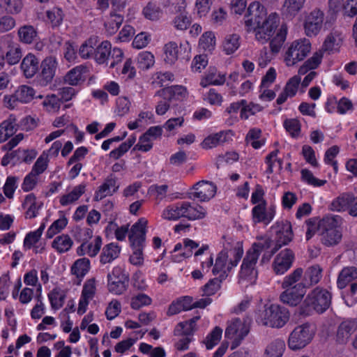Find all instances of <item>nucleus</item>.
Masks as SVG:
<instances>
[{
  "instance_id": "603ef678",
  "label": "nucleus",
  "mask_w": 357,
  "mask_h": 357,
  "mask_svg": "<svg viewBox=\"0 0 357 357\" xmlns=\"http://www.w3.org/2000/svg\"><path fill=\"white\" fill-rule=\"evenodd\" d=\"M65 297L66 296L64 293L58 288L53 289L48 294V298L50 300L51 306L54 310H59L63 306Z\"/></svg>"
},
{
  "instance_id": "a19ab883",
  "label": "nucleus",
  "mask_w": 357,
  "mask_h": 357,
  "mask_svg": "<svg viewBox=\"0 0 357 357\" xmlns=\"http://www.w3.org/2000/svg\"><path fill=\"white\" fill-rule=\"evenodd\" d=\"M322 269L319 265H313L310 266L305 273L301 282H305L307 283V288L313 284L318 283L321 278Z\"/></svg>"
},
{
  "instance_id": "9b49d317",
  "label": "nucleus",
  "mask_w": 357,
  "mask_h": 357,
  "mask_svg": "<svg viewBox=\"0 0 357 357\" xmlns=\"http://www.w3.org/2000/svg\"><path fill=\"white\" fill-rule=\"evenodd\" d=\"M108 289L116 295L122 294L126 289L129 283V278L124 271L119 266L113 268L111 273L107 275Z\"/></svg>"
},
{
  "instance_id": "5fc2aeb1",
  "label": "nucleus",
  "mask_w": 357,
  "mask_h": 357,
  "mask_svg": "<svg viewBox=\"0 0 357 357\" xmlns=\"http://www.w3.org/2000/svg\"><path fill=\"white\" fill-rule=\"evenodd\" d=\"M61 100L55 94L47 95L42 103L44 108L50 112H57L61 107Z\"/></svg>"
},
{
  "instance_id": "a211bd4d",
  "label": "nucleus",
  "mask_w": 357,
  "mask_h": 357,
  "mask_svg": "<svg viewBox=\"0 0 357 357\" xmlns=\"http://www.w3.org/2000/svg\"><path fill=\"white\" fill-rule=\"evenodd\" d=\"M57 61L56 58L49 56L45 59L41 63V73L38 78L39 84L45 86L50 84L55 75Z\"/></svg>"
},
{
  "instance_id": "69168bd1",
  "label": "nucleus",
  "mask_w": 357,
  "mask_h": 357,
  "mask_svg": "<svg viewBox=\"0 0 357 357\" xmlns=\"http://www.w3.org/2000/svg\"><path fill=\"white\" fill-rule=\"evenodd\" d=\"M190 297H184L182 299L178 300L176 302H173L169 307L167 314L169 316L176 314L181 311L190 310V306L185 305V301H190Z\"/></svg>"
},
{
  "instance_id": "0e129e2a",
  "label": "nucleus",
  "mask_w": 357,
  "mask_h": 357,
  "mask_svg": "<svg viewBox=\"0 0 357 357\" xmlns=\"http://www.w3.org/2000/svg\"><path fill=\"white\" fill-rule=\"evenodd\" d=\"M262 109L263 107L260 105L254 102L248 103L245 100V104H243V107L241 108L240 116L243 119H248L250 116L254 115Z\"/></svg>"
},
{
  "instance_id": "e433bc0d",
  "label": "nucleus",
  "mask_w": 357,
  "mask_h": 357,
  "mask_svg": "<svg viewBox=\"0 0 357 357\" xmlns=\"http://www.w3.org/2000/svg\"><path fill=\"white\" fill-rule=\"evenodd\" d=\"M111 47L112 45L107 40L102 41L96 48L95 47L94 56L98 63L109 64Z\"/></svg>"
},
{
  "instance_id": "9d476101",
  "label": "nucleus",
  "mask_w": 357,
  "mask_h": 357,
  "mask_svg": "<svg viewBox=\"0 0 357 357\" xmlns=\"http://www.w3.org/2000/svg\"><path fill=\"white\" fill-rule=\"evenodd\" d=\"M35 96L34 89L26 85H22L17 88L13 94L4 96L5 106L13 109L18 107L19 104H25L31 102Z\"/></svg>"
},
{
  "instance_id": "5701e85b",
  "label": "nucleus",
  "mask_w": 357,
  "mask_h": 357,
  "mask_svg": "<svg viewBox=\"0 0 357 357\" xmlns=\"http://www.w3.org/2000/svg\"><path fill=\"white\" fill-rule=\"evenodd\" d=\"M181 208L183 218L190 220L202 219L206 215L205 208L195 203L182 202Z\"/></svg>"
},
{
  "instance_id": "13d9d810",
  "label": "nucleus",
  "mask_w": 357,
  "mask_h": 357,
  "mask_svg": "<svg viewBox=\"0 0 357 357\" xmlns=\"http://www.w3.org/2000/svg\"><path fill=\"white\" fill-rule=\"evenodd\" d=\"M46 16L52 26L56 27L60 26L62 23L64 15L61 8L54 7L47 10Z\"/></svg>"
},
{
  "instance_id": "4be33fe9",
  "label": "nucleus",
  "mask_w": 357,
  "mask_h": 357,
  "mask_svg": "<svg viewBox=\"0 0 357 357\" xmlns=\"http://www.w3.org/2000/svg\"><path fill=\"white\" fill-rule=\"evenodd\" d=\"M344 36L338 30H333L326 37L321 50L328 53H335L339 51L343 43Z\"/></svg>"
},
{
  "instance_id": "58836bf2",
  "label": "nucleus",
  "mask_w": 357,
  "mask_h": 357,
  "mask_svg": "<svg viewBox=\"0 0 357 357\" xmlns=\"http://www.w3.org/2000/svg\"><path fill=\"white\" fill-rule=\"evenodd\" d=\"M284 349V341L280 338L275 339L267 345L264 357H282Z\"/></svg>"
},
{
  "instance_id": "7c9ffc66",
  "label": "nucleus",
  "mask_w": 357,
  "mask_h": 357,
  "mask_svg": "<svg viewBox=\"0 0 357 357\" xmlns=\"http://www.w3.org/2000/svg\"><path fill=\"white\" fill-rule=\"evenodd\" d=\"M39 61L32 54H27L22 60L21 69L26 77H32L38 71Z\"/></svg>"
},
{
  "instance_id": "79ce46f5",
  "label": "nucleus",
  "mask_w": 357,
  "mask_h": 357,
  "mask_svg": "<svg viewBox=\"0 0 357 357\" xmlns=\"http://www.w3.org/2000/svg\"><path fill=\"white\" fill-rule=\"evenodd\" d=\"M73 241L68 234L56 236L52 243V247L59 253H64L70 250Z\"/></svg>"
},
{
  "instance_id": "dca6fc26",
  "label": "nucleus",
  "mask_w": 357,
  "mask_h": 357,
  "mask_svg": "<svg viewBox=\"0 0 357 357\" xmlns=\"http://www.w3.org/2000/svg\"><path fill=\"white\" fill-rule=\"evenodd\" d=\"M192 195L201 202H207L213 198L217 190L216 185L208 181H200L192 187Z\"/></svg>"
},
{
  "instance_id": "c85d7f7f",
  "label": "nucleus",
  "mask_w": 357,
  "mask_h": 357,
  "mask_svg": "<svg viewBox=\"0 0 357 357\" xmlns=\"http://www.w3.org/2000/svg\"><path fill=\"white\" fill-rule=\"evenodd\" d=\"M357 280V268L354 266L344 267L339 273L337 284L338 288L344 289L349 283Z\"/></svg>"
},
{
  "instance_id": "c9c22d12",
  "label": "nucleus",
  "mask_w": 357,
  "mask_h": 357,
  "mask_svg": "<svg viewBox=\"0 0 357 357\" xmlns=\"http://www.w3.org/2000/svg\"><path fill=\"white\" fill-rule=\"evenodd\" d=\"M228 135L229 132L225 131L210 135L202 142V147L205 149H210L222 144L227 141Z\"/></svg>"
},
{
  "instance_id": "412c9836",
  "label": "nucleus",
  "mask_w": 357,
  "mask_h": 357,
  "mask_svg": "<svg viewBox=\"0 0 357 357\" xmlns=\"http://www.w3.org/2000/svg\"><path fill=\"white\" fill-rule=\"evenodd\" d=\"M356 329L357 320L356 319L342 321L337 330V342L340 344H346Z\"/></svg>"
},
{
  "instance_id": "e2e57ef3",
  "label": "nucleus",
  "mask_w": 357,
  "mask_h": 357,
  "mask_svg": "<svg viewBox=\"0 0 357 357\" xmlns=\"http://www.w3.org/2000/svg\"><path fill=\"white\" fill-rule=\"evenodd\" d=\"M48 162V155L46 152H43L36 160L31 172L37 176L40 175L47 169Z\"/></svg>"
},
{
  "instance_id": "864d4df0",
  "label": "nucleus",
  "mask_w": 357,
  "mask_h": 357,
  "mask_svg": "<svg viewBox=\"0 0 357 357\" xmlns=\"http://www.w3.org/2000/svg\"><path fill=\"white\" fill-rule=\"evenodd\" d=\"M169 185L167 184L151 185L148 189V194L157 201L163 200L167 195Z\"/></svg>"
},
{
  "instance_id": "f8f14e48",
  "label": "nucleus",
  "mask_w": 357,
  "mask_h": 357,
  "mask_svg": "<svg viewBox=\"0 0 357 357\" xmlns=\"http://www.w3.org/2000/svg\"><path fill=\"white\" fill-rule=\"evenodd\" d=\"M272 228L276 234L275 245L268 255L267 261L280 248L288 244L293 238L291 225L289 221L278 222Z\"/></svg>"
},
{
  "instance_id": "052dcab7",
  "label": "nucleus",
  "mask_w": 357,
  "mask_h": 357,
  "mask_svg": "<svg viewBox=\"0 0 357 357\" xmlns=\"http://www.w3.org/2000/svg\"><path fill=\"white\" fill-rule=\"evenodd\" d=\"M68 220L65 216L56 220L47 229L46 236L47 238H52L54 235L61 232L67 225Z\"/></svg>"
},
{
  "instance_id": "aec40b11",
  "label": "nucleus",
  "mask_w": 357,
  "mask_h": 357,
  "mask_svg": "<svg viewBox=\"0 0 357 357\" xmlns=\"http://www.w3.org/2000/svg\"><path fill=\"white\" fill-rule=\"evenodd\" d=\"M199 244L195 241L185 238L183 243H178L175 245L174 248L173 259L176 262H180L185 258H188L192 255V250L197 248Z\"/></svg>"
},
{
  "instance_id": "7ed1b4c3",
  "label": "nucleus",
  "mask_w": 357,
  "mask_h": 357,
  "mask_svg": "<svg viewBox=\"0 0 357 357\" xmlns=\"http://www.w3.org/2000/svg\"><path fill=\"white\" fill-rule=\"evenodd\" d=\"M303 276V269L297 268L284 278L281 286L284 290L280 295L282 303L295 307L302 301L307 288L306 282H301Z\"/></svg>"
},
{
  "instance_id": "bb28decb",
  "label": "nucleus",
  "mask_w": 357,
  "mask_h": 357,
  "mask_svg": "<svg viewBox=\"0 0 357 357\" xmlns=\"http://www.w3.org/2000/svg\"><path fill=\"white\" fill-rule=\"evenodd\" d=\"M118 188L116 180L112 177H108L95 192V200H101L107 196L112 195Z\"/></svg>"
},
{
  "instance_id": "a18cd8bd",
  "label": "nucleus",
  "mask_w": 357,
  "mask_h": 357,
  "mask_svg": "<svg viewBox=\"0 0 357 357\" xmlns=\"http://www.w3.org/2000/svg\"><path fill=\"white\" fill-rule=\"evenodd\" d=\"M340 217L338 215H326L319 222V234L322 231H330L331 230L337 229V227L340 222Z\"/></svg>"
},
{
  "instance_id": "6e6d98bb",
  "label": "nucleus",
  "mask_w": 357,
  "mask_h": 357,
  "mask_svg": "<svg viewBox=\"0 0 357 357\" xmlns=\"http://www.w3.org/2000/svg\"><path fill=\"white\" fill-rule=\"evenodd\" d=\"M321 242L328 246L334 245L339 243L342 234L338 229L331 230L330 231H322L320 233Z\"/></svg>"
},
{
  "instance_id": "cd10ccee",
  "label": "nucleus",
  "mask_w": 357,
  "mask_h": 357,
  "mask_svg": "<svg viewBox=\"0 0 357 357\" xmlns=\"http://www.w3.org/2000/svg\"><path fill=\"white\" fill-rule=\"evenodd\" d=\"M200 319L199 316H195L188 321L178 323L174 328V335H185L193 337L196 331L197 322Z\"/></svg>"
},
{
  "instance_id": "a878e982",
  "label": "nucleus",
  "mask_w": 357,
  "mask_h": 357,
  "mask_svg": "<svg viewBox=\"0 0 357 357\" xmlns=\"http://www.w3.org/2000/svg\"><path fill=\"white\" fill-rule=\"evenodd\" d=\"M306 0H284L281 13L288 19H293L303 9Z\"/></svg>"
},
{
  "instance_id": "f3484780",
  "label": "nucleus",
  "mask_w": 357,
  "mask_h": 357,
  "mask_svg": "<svg viewBox=\"0 0 357 357\" xmlns=\"http://www.w3.org/2000/svg\"><path fill=\"white\" fill-rule=\"evenodd\" d=\"M294 255L289 249L281 251L275 258L273 263V271L277 275H282L292 266Z\"/></svg>"
},
{
  "instance_id": "4468645a",
  "label": "nucleus",
  "mask_w": 357,
  "mask_h": 357,
  "mask_svg": "<svg viewBox=\"0 0 357 357\" xmlns=\"http://www.w3.org/2000/svg\"><path fill=\"white\" fill-rule=\"evenodd\" d=\"M324 20V13L319 8H314L306 16L304 29L306 35L310 37L317 36L322 29Z\"/></svg>"
},
{
  "instance_id": "09e8293b",
  "label": "nucleus",
  "mask_w": 357,
  "mask_h": 357,
  "mask_svg": "<svg viewBox=\"0 0 357 357\" xmlns=\"http://www.w3.org/2000/svg\"><path fill=\"white\" fill-rule=\"evenodd\" d=\"M222 329L219 326H215L203 340V344L207 349H213L218 344L222 338Z\"/></svg>"
},
{
  "instance_id": "6ab92c4d",
  "label": "nucleus",
  "mask_w": 357,
  "mask_h": 357,
  "mask_svg": "<svg viewBox=\"0 0 357 357\" xmlns=\"http://www.w3.org/2000/svg\"><path fill=\"white\" fill-rule=\"evenodd\" d=\"M273 206L266 208V202H262L257 204L252 210V220L255 223L264 222L269 224L275 216Z\"/></svg>"
},
{
  "instance_id": "2eb2a0df",
  "label": "nucleus",
  "mask_w": 357,
  "mask_h": 357,
  "mask_svg": "<svg viewBox=\"0 0 357 357\" xmlns=\"http://www.w3.org/2000/svg\"><path fill=\"white\" fill-rule=\"evenodd\" d=\"M148 220L141 218L130 228L128 238L131 246H144Z\"/></svg>"
},
{
  "instance_id": "72a5a7b5",
  "label": "nucleus",
  "mask_w": 357,
  "mask_h": 357,
  "mask_svg": "<svg viewBox=\"0 0 357 357\" xmlns=\"http://www.w3.org/2000/svg\"><path fill=\"white\" fill-rule=\"evenodd\" d=\"M241 45V37L237 33L227 34L222 41V47L223 52L227 55L234 53Z\"/></svg>"
},
{
  "instance_id": "c756f323",
  "label": "nucleus",
  "mask_w": 357,
  "mask_h": 357,
  "mask_svg": "<svg viewBox=\"0 0 357 357\" xmlns=\"http://www.w3.org/2000/svg\"><path fill=\"white\" fill-rule=\"evenodd\" d=\"M87 72V68L83 65L76 66L71 69L65 76L64 81L66 83L77 86L81 82H84L85 78L84 74Z\"/></svg>"
},
{
  "instance_id": "338daca9",
  "label": "nucleus",
  "mask_w": 357,
  "mask_h": 357,
  "mask_svg": "<svg viewBox=\"0 0 357 357\" xmlns=\"http://www.w3.org/2000/svg\"><path fill=\"white\" fill-rule=\"evenodd\" d=\"M284 127L287 132L292 137H298L301 132V123L296 119H286L283 123Z\"/></svg>"
},
{
  "instance_id": "4c0bfd02",
  "label": "nucleus",
  "mask_w": 357,
  "mask_h": 357,
  "mask_svg": "<svg viewBox=\"0 0 357 357\" xmlns=\"http://www.w3.org/2000/svg\"><path fill=\"white\" fill-rule=\"evenodd\" d=\"M90 269V260L88 258H80L77 259L72 268L71 271L79 280L77 284H79L82 281V278L89 272Z\"/></svg>"
},
{
  "instance_id": "de8ad7c7",
  "label": "nucleus",
  "mask_w": 357,
  "mask_h": 357,
  "mask_svg": "<svg viewBox=\"0 0 357 357\" xmlns=\"http://www.w3.org/2000/svg\"><path fill=\"white\" fill-rule=\"evenodd\" d=\"M20 40L26 44L31 43L37 37V32L35 28L31 25H24L18 30Z\"/></svg>"
},
{
  "instance_id": "ddd939ff",
  "label": "nucleus",
  "mask_w": 357,
  "mask_h": 357,
  "mask_svg": "<svg viewBox=\"0 0 357 357\" xmlns=\"http://www.w3.org/2000/svg\"><path fill=\"white\" fill-rule=\"evenodd\" d=\"M190 50L188 42L181 43L179 47L175 42H169L164 47V60L166 63L172 65L178 60L179 56L183 55V58L188 59Z\"/></svg>"
},
{
  "instance_id": "c03bdc74",
  "label": "nucleus",
  "mask_w": 357,
  "mask_h": 357,
  "mask_svg": "<svg viewBox=\"0 0 357 357\" xmlns=\"http://www.w3.org/2000/svg\"><path fill=\"white\" fill-rule=\"evenodd\" d=\"M96 38H90L81 45L78 50L79 56L84 59H87L94 55L95 47L97 45Z\"/></svg>"
},
{
  "instance_id": "37998d69",
  "label": "nucleus",
  "mask_w": 357,
  "mask_h": 357,
  "mask_svg": "<svg viewBox=\"0 0 357 357\" xmlns=\"http://www.w3.org/2000/svg\"><path fill=\"white\" fill-rule=\"evenodd\" d=\"M162 94L164 96H167L170 100L172 99L183 100L187 98L188 93L185 87L175 85L163 89Z\"/></svg>"
},
{
  "instance_id": "f704fd0d",
  "label": "nucleus",
  "mask_w": 357,
  "mask_h": 357,
  "mask_svg": "<svg viewBox=\"0 0 357 357\" xmlns=\"http://www.w3.org/2000/svg\"><path fill=\"white\" fill-rule=\"evenodd\" d=\"M354 200V195L351 193H342L336 197L331 204L332 211H343L349 209L350 204Z\"/></svg>"
},
{
  "instance_id": "49530a36",
  "label": "nucleus",
  "mask_w": 357,
  "mask_h": 357,
  "mask_svg": "<svg viewBox=\"0 0 357 357\" xmlns=\"http://www.w3.org/2000/svg\"><path fill=\"white\" fill-rule=\"evenodd\" d=\"M181 202L167 206L162 212V218L167 220H177L183 218Z\"/></svg>"
},
{
  "instance_id": "680f3d73",
  "label": "nucleus",
  "mask_w": 357,
  "mask_h": 357,
  "mask_svg": "<svg viewBox=\"0 0 357 357\" xmlns=\"http://www.w3.org/2000/svg\"><path fill=\"white\" fill-rule=\"evenodd\" d=\"M138 68L147 70L152 67L155 63L154 56L149 52H142L137 56Z\"/></svg>"
},
{
  "instance_id": "0eeeda50",
  "label": "nucleus",
  "mask_w": 357,
  "mask_h": 357,
  "mask_svg": "<svg viewBox=\"0 0 357 357\" xmlns=\"http://www.w3.org/2000/svg\"><path fill=\"white\" fill-rule=\"evenodd\" d=\"M314 334L312 327L308 324L296 326L289 336V348L294 351L304 348L311 342Z\"/></svg>"
},
{
  "instance_id": "b1692460",
  "label": "nucleus",
  "mask_w": 357,
  "mask_h": 357,
  "mask_svg": "<svg viewBox=\"0 0 357 357\" xmlns=\"http://www.w3.org/2000/svg\"><path fill=\"white\" fill-rule=\"evenodd\" d=\"M86 185L80 183L74 186L70 190L59 197V203L62 206H68L76 203V202L86 192Z\"/></svg>"
},
{
  "instance_id": "423d86ee",
  "label": "nucleus",
  "mask_w": 357,
  "mask_h": 357,
  "mask_svg": "<svg viewBox=\"0 0 357 357\" xmlns=\"http://www.w3.org/2000/svg\"><path fill=\"white\" fill-rule=\"evenodd\" d=\"M250 328L249 319L236 318L227 322L225 329V337L232 340L231 349L236 348L241 341L248 335Z\"/></svg>"
},
{
  "instance_id": "39448f33",
  "label": "nucleus",
  "mask_w": 357,
  "mask_h": 357,
  "mask_svg": "<svg viewBox=\"0 0 357 357\" xmlns=\"http://www.w3.org/2000/svg\"><path fill=\"white\" fill-rule=\"evenodd\" d=\"M289 319V312L284 307L277 304L265 305L256 315V322L261 326L280 328Z\"/></svg>"
},
{
  "instance_id": "3c124183",
  "label": "nucleus",
  "mask_w": 357,
  "mask_h": 357,
  "mask_svg": "<svg viewBox=\"0 0 357 357\" xmlns=\"http://www.w3.org/2000/svg\"><path fill=\"white\" fill-rule=\"evenodd\" d=\"M215 46V34L211 31L205 32L199 38V47L204 52H211Z\"/></svg>"
},
{
  "instance_id": "4d7b16f0",
  "label": "nucleus",
  "mask_w": 357,
  "mask_h": 357,
  "mask_svg": "<svg viewBox=\"0 0 357 357\" xmlns=\"http://www.w3.org/2000/svg\"><path fill=\"white\" fill-rule=\"evenodd\" d=\"M261 134V131L259 128H254L250 129L245 137L247 143L255 149H259L264 144V140H259Z\"/></svg>"
},
{
  "instance_id": "f257e3e1",
  "label": "nucleus",
  "mask_w": 357,
  "mask_h": 357,
  "mask_svg": "<svg viewBox=\"0 0 357 357\" xmlns=\"http://www.w3.org/2000/svg\"><path fill=\"white\" fill-rule=\"evenodd\" d=\"M245 18L246 26L255 31V38L261 44L267 43L273 36L280 19L276 13L267 16L266 9L259 1L249 5Z\"/></svg>"
},
{
  "instance_id": "8fccbe9b",
  "label": "nucleus",
  "mask_w": 357,
  "mask_h": 357,
  "mask_svg": "<svg viewBox=\"0 0 357 357\" xmlns=\"http://www.w3.org/2000/svg\"><path fill=\"white\" fill-rule=\"evenodd\" d=\"M8 50L5 53V59H6L9 65H15L17 63L22 57V50L19 45L10 44Z\"/></svg>"
},
{
  "instance_id": "774afa93",
  "label": "nucleus",
  "mask_w": 357,
  "mask_h": 357,
  "mask_svg": "<svg viewBox=\"0 0 357 357\" xmlns=\"http://www.w3.org/2000/svg\"><path fill=\"white\" fill-rule=\"evenodd\" d=\"M123 21L122 15L119 14H112L110 18L105 23V27L107 32L110 34L115 33Z\"/></svg>"
},
{
  "instance_id": "6e6552de",
  "label": "nucleus",
  "mask_w": 357,
  "mask_h": 357,
  "mask_svg": "<svg viewBox=\"0 0 357 357\" xmlns=\"http://www.w3.org/2000/svg\"><path fill=\"white\" fill-rule=\"evenodd\" d=\"M331 302V294L330 292L319 287L310 291L304 300L307 306L320 313L324 312L329 307Z\"/></svg>"
},
{
  "instance_id": "1a4fd4ad",
  "label": "nucleus",
  "mask_w": 357,
  "mask_h": 357,
  "mask_svg": "<svg viewBox=\"0 0 357 357\" xmlns=\"http://www.w3.org/2000/svg\"><path fill=\"white\" fill-rule=\"evenodd\" d=\"M311 50V44L307 39L294 41L288 47L284 55V61L288 66H292L303 60Z\"/></svg>"
},
{
  "instance_id": "f03ea898",
  "label": "nucleus",
  "mask_w": 357,
  "mask_h": 357,
  "mask_svg": "<svg viewBox=\"0 0 357 357\" xmlns=\"http://www.w3.org/2000/svg\"><path fill=\"white\" fill-rule=\"evenodd\" d=\"M224 239L223 249L218 254L212 268L213 274L220 275L222 279L225 278L227 271L237 266L243 253L240 241L225 237Z\"/></svg>"
},
{
  "instance_id": "bf43d9fd",
  "label": "nucleus",
  "mask_w": 357,
  "mask_h": 357,
  "mask_svg": "<svg viewBox=\"0 0 357 357\" xmlns=\"http://www.w3.org/2000/svg\"><path fill=\"white\" fill-rule=\"evenodd\" d=\"M0 7L10 14L20 13L23 7L22 0H0Z\"/></svg>"
},
{
  "instance_id": "ea45409f",
  "label": "nucleus",
  "mask_w": 357,
  "mask_h": 357,
  "mask_svg": "<svg viewBox=\"0 0 357 357\" xmlns=\"http://www.w3.org/2000/svg\"><path fill=\"white\" fill-rule=\"evenodd\" d=\"M287 33V27L286 25L283 24L278 29L276 35L270 41V49L272 54H276L280 51L286 40Z\"/></svg>"
},
{
  "instance_id": "473e14b6",
  "label": "nucleus",
  "mask_w": 357,
  "mask_h": 357,
  "mask_svg": "<svg viewBox=\"0 0 357 357\" xmlns=\"http://www.w3.org/2000/svg\"><path fill=\"white\" fill-rule=\"evenodd\" d=\"M226 80L225 74L219 73L215 68H211L206 76L201 80L200 84L203 87L208 85L220 86Z\"/></svg>"
},
{
  "instance_id": "20e7f679",
  "label": "nucleus",
  "mask_w": 357,
  "mask_h": 357,
  "mask_svg": "<svg viewBox=\"0 0 357 357\" xmlns=\"http://www.w3.org/2000/svg\"><path fill=\"white\" fill-rule=\"evenodd\" d=\"M271 247V241L268 238L254 243L247 251L243 260L240 271V278L248 280L250 283L255 281L258 271L257 264L261 252Z\"/></svg>"
},
{
  "instance_id": "2f4dec72",
  "label": "nucleus",
  "mask_w": 357,
  "mask_h": 357,
  "mask_svg": "<svg viewBox=\"0 0 357 357\" xmlns=\"http://www.w3.org/2000/svg\"><path fill=\"white\" fill-rule=\"evenodd\" d=\"M121 252V248L114 243H110L105 245L100 256L101 264L110 263L116 259Z\"/></svg>"
},
{
  "instance_id": "393cba45",
  "label": "nucleus",
  "mask_w": 357,
  "mask_h": 357,
  "mask_svg": "<svg viewBox=\"0 0 357 357\" xmlns=\"http://www.w3.org/2000/svg\"><path fill=\"white\" fill-rule=\"evenodd\" d=\"M102 242V238L97 236L91 241L83 242L77 249L79 256L88 255L91 257H96L100 252Z\"/></svg>"
}]
</instances>
